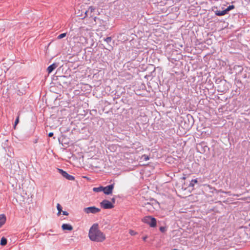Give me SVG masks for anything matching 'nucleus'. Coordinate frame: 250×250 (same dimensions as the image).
I'll return each instance as SVG.
<instances>
[{"mask_svg":"<svg viewBox=\"0 0 250 250\" xmlns=\"http://www.w3.org/2000/svg\"><path fill=\"white\" fill-rule=\"evenodd\" d=\"M142 158H144L145 161H147L149 159V156L145 154L142 155Z\"/></svg>","mask_w":250,"mask_h":250,"instance_id":"obj_19","label":"nucleus"},{"mask_svg":"<svg viewBox=\"0 0 250 250\" xmlns=\"http://www.w3.org/2000/svg\"><path fill=\"white\" fill-rule=\"evenodd\" d=\"M95 8L92 6H90L87 10L85 11L86 16H90V17L93 18L95 22H96V17L94 16L92 13L95 11Z\"/></svg>","mask_w":250,"mask_h":250,"instance_id":"obj_7","label":"nucleus"},{"mask_svg":"<svg viewBox=\"0 0 250 250\" xmlns=\"http://www.w3.org/2000/svg\"><path fill=\"white\" fill-rule=\"evenodd\" d=\"M248 199H250V197H245V198H242L241 200H247Z\"/></svg>","mask_w":250,"mask_h":250,"instance_id":"obj_26","label":"nucleus"},{"mask_svg":"<svg viewBox=\"0 0 250 250\" xmlns=\"http://www.w3.org/2000/svg\"><path fill=\"white\" fill-rule=\"evenodd\" d=\"M100 204L101 207L104 209H110L114 207L113 204L106 200H103Z\"/></svg>","mask_w":250,"mask_h":250,"instance_id":"obj_4","label":"nucleus"},{"mask_svg":"<svg viewBox=\"0 0 250 250\" xmlns=\"http://www.w3.org/2000/svg\"><path fill=\"white\" fill-rule=\"evenodd\" d=\"M142 222L148 224L150 227H155L157 224L156 219L150 216H147L142 219Z\"/></svg>","mask_w":250,"mask_h":250,"instance_id":"obj_2","label":"nucleus"},{"mask_svg":"<svg viewBox=\"0 0 250 250\" xmlns=\"http://www.w3.org/2000/svg\"><path fill=\"white\" fill-rule=\"evenodd\" d=\"M100 210H101V209L100 208H96L95 207H94V206L85 208L83 209V211H84V212L87 214H89V213L95 214V213L100 212Z\"/></svg>","mask_w":250,"mask_h":250,"instance_id":"obj_3","label":"nucleus"},{"mask_svg":"<svg viewBox=\"0 0 250 250\" xmlns=\"http://www.w3.org/2000/svg\"><path fill=\"white\" fill-rule=\"evenodd\" d=\"M62 228L63 230H72L73 227L68 224H63L62 226Z\"/></svg>","mask_w":250,"mask_h":250,"instance_id":"obj_8","label":"nucleus"},{"mask_svg":"<svg viewBox=\"0 0 250 250\" xmlns=\"http://www.w3.org/2000/svg\"><path fill=\"white\" fill-rule=\"evenodd\" d=\"M226 14H227V12H226V10H222V11L217 10L216 11H215V14L216 15L219 16L225 15Z\"/></svg>","mask_w":250,"mask_h":250,"instance_id":"obj_11","label":"nucleus"},{"mask_svg":"<svg viewBox=\"0 0 250 250\" xmlns=\"http://www.w3.org/2000/svg\"><path fill=\"white\" fill-rule=\"evenodd\" d=\"M234 8V5H229V7H228V8H227L225 10L226 11V12H228L229 11V10L233 9Z\"/></svg>","mask_w":250,"mask_h":250,"instance_id":"obj_18","label":"nucleus"},{"mask_svg":"<svg viewBox=\"0 0 250 250\" xmlns=\"http://www.w3.org/2000/svg\"><path fill=\"white\" fill-rule=\"evenodd\" d=\"M66 35V33H62L60 35H59L58 37H57V39H61L64 37H65Z\"/></svg>","mask_w":250,"mask_h":250,"instance_id":"obj_16","label":"nucleus"},{"mask_svg":"<svg viewBox=\"0 0 250 250\" xmlns=\"http://www.w3.org/2000/svg\"><path fill=\"white\" fill-rule=\"evenodd\" d=\"M234 196H235V195H233ZM236 196H238V195H236Z\"/></svg>","mask_w":250,"mask_h":250,"instance_id":"obj_29","label":"nucleus"},{"mask_svg":"<svg viewBox=\"0 0 250 250\" xmlns=\"http://www.w3.org/2000/svg\"><path fill=\"white\" fill-rule=\"evenodd\" d=\"M197 182H198V181H197V179L192 180L191 181V182H190V184L189 185V187H193L194 186V185L195 184H197Z\"/></svg>","mask_w":250,"mask_h":250,"instance_id":"obj_14","label":"nucleus"},{"mask_svg":"<svg viewBox=\"0 0 250 250\" xmlns=\"http://www.w3.org/2000/svg\"><path fill=\"white\" fill-rule=\"evenodd\" d=\"M59 172L63 176L68 180L73 181L75 180V178L73 176L68 174L66 171H63L61 169H58Z\"/></svg>","mask_w":250,"mask_h":250,"instance_id":"obj_5","label":"nucleus"},{"mask_svg":"<svg viewBox=\"0 0 250 250\" xmlns=\"http://www.w3.org/2000/svg\"><path fill=\"white\" fill-rule=\"evenodd\" d=\"M88 237L90 240L96 242H103L106 239L105 234L99 229V225L97 223L94 224L90 227Z\"/></svg>","mask_w":250,"mask_h":250,"instance_id":"obj_1","label":"nucleus"},{"mask_svg":"<svg viewBox=\"0 0 250 250\" xmlns=\"http://www.w3.org/2000/svg\"><path fill=\"white\" fill-rule=\"evenodd\" d=\"M186 177H183L182 178V179L183 180H185V179H186Z\"/></svg>","mask_w":250,"mask_h":250,"instance_id":"obj_27","label":"nucleus"},{"mask_svg":"<svg viewBox=\"0 0 250 250\" xmlns=\"http://www.w3.org/2000/svg\"><path fill=\"white\" fill-rule=\"evenodd\" d=\"M147 238H148L147 236L146 235V236H144V237H143L142 239H143V241H146Z\"/></svg>","mask_w":250,"mask_h":250,"instance_id":"obj_23","label":"nucleus"},{"mask_svg":"<svg viewBox=\"0 0 250 250\" xmlns=\"http://www.w3.org/2000/svg\"><path fill=\"white\" fill-rule=\"evenodd\" d=\"M19 115L17 117V119L15 120L14 127H15L16 125L19 123Z\"/></svg>","mask_w":250,"mask_h":250,"instance_id":"obj_21","label":"nucleus"},{"mask_svg":"<svg viewBox=\"0 0 250 250\" xmlns=\"http://www.w3.org/2000/svg\"><path fill=\"white\" fill-rule=\"evenodd\" d=\"M62 214L64 215H68V213L67 212V211H62Z\"/></svg>","mask_w":250,"mask_h":250,"instance_id":"obj_24","label":"nucleus"},{"mask_svg":"<svg viewBox=\"0 0 250 250\" xmlns=\"http://www.w3.org/2000/svg\"><path fill=\"white\" fill-rule=\"evenodd\" d=\"M114 188V184H112L109 186H107L105 187H103V191L104 194L106 195H109L112 193V190Z\"/></svg>","mask_w":250,"mask_h":250,"instance_id":"obj_6","label":"nucleus"},{"mask_svg":"<svg viewBox=\"0 0 250 250\" xmlns=\"http://www.w3.org/2000/svg\"><path fill=\"white\" fill-rule=\"evenodd\" d=\"M53 136V132H50L48 134V136L51 137Z\"/></svg>","mask_w":250,"mask_h":250,"instance_id":"obj_25","label":"nucleus"},{"mask_svg":"<svg viewBox=\"0 0 250 250\" xmlns=\"http://www.w3.org/2000/svg\"><path fill=\"white\" fill-rule=\"evenodd\" d=\"M112 200L113 202V203H114V202H115V199H112Z\"/></svg>","mask_w":250,"mask_h":250,"instance_id":"obj_28","label":"nucleus"},{"mask_svg":"<svg viewBox=\"0 0 250 250\" xmlns=\"http://www.w3.org/2000/svg\"><path fill=\"white\" fill-rule=\"evenodd\" d=\"M6 218L5 215H0V228H1L5 223Z\"/></svg>","mask_w":250,"mask_h":250,"instance_id":"obj_9","label":"nucleus"},{"mask_svg":"<svg viewBox=\"0 0 250 250\" xmlns=\"http://www.w3.org/2000/svg\"><path fill=\"white\" fill-rule=\"evenodd\" d=\"M160 230L162 232H165L167 230V228L166 227H161L160 228Z\"/></svg>","mask_w":250,"mask_h":250,"instance_id":"obj_20","label":"nucleus"},{"mask_svg":"<svg viewBox=\"0 0 250 250\" xmlns=\"http://www.w3.org/2000/svg\"><path fill=\"white\" fill-rule=\"evenodd\" d=\"M129 233L132 235V236H134V235H135L137 234V232L135 231L134 230H132V229H130L129 230Z\"/></svg>","mask_w":250,"mask_h":250,"instance_id":"obj_17","label":"nucleus"},{"mask_svg":"<svg viewBox=\"0 0 250 250\" xmlns=\"http://www.w3.org/2000/svg\"><path fill=\"white\" fill-rule=\"evenodd\" d=\"M103 189H104L103 187H102V186L97 187V188H93V191L96 192H99L101 191H103Z\"/></svg>","mask_w":250,"mask_h":250,"instance_id":"obj_12","label":"nucleus"},{"mask_svg":"<svg viewBox=\"0 0 250 250\" xmlns=\"http://www.w3.org/2000/svg\"><path fill=\"white\" fill-rule=\"evenodd\" d=\"M6 244H7V239L4 237H2L1 239V240H0V244L1 246H5L6 245Z\"/></svg>","mask_w":250,"mask_h":250,"instance_id":"obj_13","label":"nucleus"},{"mask_svg":"<svg viewBox=\"0 0 250 250\" xmlns=\"http://www.w3.org/2000/svg\"><path fill=\"white\" fill-rule=\"evenodd\" d=\"M57 208L58 210V214L60 215L61 214V211H62V207L59 204H57Z\"/></svg>","mask_w":250,"mask_h":250,"instance_id":"obj_15","label":"nucleus"},{"mask_svg":"<svg viewBox=\"0 0 250 250\" xmlns=\"http://www.w3.org/2000/svg\"><path fill=\"white\" fill-rule=\"evenodd\" d=\"M227 193L229 194L230 192H228Z\"/></svg>","mask_w":250,"mask_h":250,"instance_id":"obj_30","label":"nucleus"},{"mask_svg":"<svg viewBox=\"0 0 250 250\" xmlns=\"http://www.w3.org/2000/svg\"><path fill=\"white\" fill-rule=\"evenodd\" d=\"M104 41H105L107 43H109L111 41V38L107 37L104 39Z\"/></svg>","mask_w":250,"mask_h":250,"instance_id":"obj_22","label":"nucleus"},{"mask_svg":"<svg viewBox=\"0 0 250 250\" xmlns=\"http://www.w3.org/2000/svg\"><path fill=\"white\" fill-rule=\"evenodd\" d=\"M57 67V65L55 63H53L50 66H49L47 68V71L48 73L49 74L51 73L56 67Z\"/></svg>","mask_w":250,"mask_h":250,"instance_id":"obj_10","label":"nucleus"}]
</instances>
